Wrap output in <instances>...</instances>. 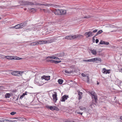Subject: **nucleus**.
Returning a JSON list of instances; mask_svg holds the SVG:
<instances>
[{
  "mask_svg": "<svg viewBox=\"0 0 122 122\" xmlns=\"http://www.w3.org/2000/svg\"><path fill=\"white\" fill-rule=\"evenodd\" d=\"M11 120H10L5 119L3 120V122H11Z\"/></svg>",
  "mask_w": 122,
  "mask_h": 122,
  "instance_id": "nucleus-28",
  "label": "nucleus"
},
{
  "mask_svg": "<svg viewBox=\"0 0 122 122\" xmlns=\"http://www.w3.org/2000/svg\"><path fill=\"white\" fill-rule=\"evenodd\" d=\"M37 42L38 45L39 44H43L42 41H39Z\"/></svg>",
  "mask_w": 122,
  "mask_h": 122,
  "instance_id": "nucleus-31",
  "label": "nucleus"
},
{
  "mask_svg": "<svg viewBox=\"0 0 122 122\" xmlns=\"http://www.w3.org/2000/svg\"><path fill=\"white\" fill-rule=\"evenodd\" d=\"M99 42V40L98 39H96V43H97Z\"/></svg>",
  "mask_w": 122,
  "mask_h": 122,
  "instance_id": "nucleus-51",
  "label": "nucleus"
},
{
  "mask_svg": "<svg viewBox=\"0 0 122 122\" xmlns=\"http://www.w3.org/2000/svg\"><path fill=\"white\" fill-rule=\"evenodd\" d=\"M77 113L78 114H81V115H82V112H77Z\"/></svg>",
  "mask_w": 122,
  "mask_h": 122,
  "instance_id": "nucleus-52",
  "label": "nucleus"
},
{
  "mask_svg": "<svg viewBox=\"0 0 122 122\" xmlns=\"http://www.w3.org/2000/svg\"><path fill=\"white\" fill-rule=\"evenodd\" d=\"M57 37H53L49 41V42L50 43H52L54 41H55L56 40Z\"/></svg>",
  "mask_w": 122,
  "mask_h": 122,
  "instance_id": "nucleus-16",
  "label": "nucleus"
},
{
  "mask_svg": "<svg viewBox=\"0 0 122 122\" xmlns=\"http://www.w3.org/2000/svg\"><path fill=\"white\" fill-rule=\"evenodd\" d=\"M65 72L66 73L68 74H71L72 72V71H68L67 70H65Z\"/></svg>",
  "mask_w": 122,
  "mask_h": 122,
  "instance_id": "nucleus-37",
  "label": "nucleus"
},
{
  "mask_svg": "<svg viewBox=\"0 0 122 122\" xmlns=\"http://www.w3.org/2000/svg\"><path fill=\"white\" fill-rule=\"evenodd\" d=\"M3 120L0 119V122H3Z\"/></svg>",
  "mask_w": 122,
  "mask_h": 122,
  "instance_id": "nucleus-57",
  "label": "nucleus"
},
{
  "mask_svg": "<svg viewBox=\"0 0 122 122\" xmlns=\"http://www.w3.org/2000/svg\"><path fill=\"white\" fill-rule=\"evenodd\" d=\"M81 76L83 77H85L87 75H85L84 73H82L81 74Z\"/></svg>",
  "mask_w": 122,
  "mask_h": 122,
  "instance_id": "nucleus-45",
  "label": "nucleus"
},
{
  "mask_svg": "<svg viewBox=\"0 0 122 122\" xmlns=\"http://www.w3.org/2000/svg\"><path fill=\"white\" fill-rule=\"evenodd\" d=\"M49 61L51 63L54 64H58L59 63H60L61 61H56L52 60H49Z\"/></svg>",
  "mask_w": 122,
  "mask_h": 122,
  "instance_id": "nucleus-8",
  "label": "nucleus"
},
{
  "mask_svg": "<svg viewBox=\"0 0 122 122\" xmlns=\"http://www.w3.org/2000/svg\"><path fill=\"white\" fill-rule=\"evenodd\" d=\"M93 35L92 32L91 31L86 32L85 33L84 35L86 36L87 38Z\"/></svg>",
  "mask_w": 122,
  "mask_h": 122,
  "instance_id": "nucleus-3",
  "label": "nucleus"
},
{
  "mask_svg": "<svg viewBox=\"0 0 122 122\" xmlns=\"http://www.w3.org/2000/svg\"><path fill=\"white\" fill-rule=\"evenodd\" d=\"M27 92H25V93H23V94L20 97V99H21V98H23L24 97L25 95H26L27 94H26Z\"/></svg>",
  "mask_w": 122,
  "mask_h": 122,
  "instance_id": "nucleus-27",
  "label": "nucleus"
},
{
  "mask_svg": "<svg viewBox=\"0 0 122 122\" xmlns=\"http://www.w3.org/2000/svg\"><path fill=\"white\" fill-rule=\"evenodd\" d=\"M60 10H55L52 11L53 13L55 14V15H61Z\"/></svg>",
  "mask_w": 122,
  "mask_h": 122,
  "instance_id": "nucleus-5",
  "label": "nucleus"
},
{
  "mask_svg": "<svg viewBox=\"0 0 122 122\" xmlns=\"http://www.w3.org/2000/svg\"><path fill=\"white\" fill-rule=\"evenodd\" d=\"M55 94H53L52 96L53 98L54 101V102H56L57 100V93L56 92H54Z\"/></svg>",
  "mask_w": 122,
  "mask_h": 122,
  "instance_id": "nucleus-4",
  "label": "nucleus"
},
{
  "mask_svg": "<svg viewBox=\"0 0 122 122\" xmlns=\"http://www.w3.org/2000/svg\"><path fill=\"white\" fill-rule=\"evenodd\" d=\"M59 83L60 84H62V83L63 82V80L62 79H59L58 81Z\"/></svg>",
  "mask_w": 122,
  "mask_h": 122,
  "instance_id": "nucleus-25",
  "label": "nucleus"
},
{
  "mask_svg": "<svg viewBox=\"0 0 122 122\" xmlns=\"http://www.w3.org/2000/svg\"><path fill=\"white\" fill-rule=\"evenodd\" d=\"M19 27V24L16 25L14 26V27L16 29H19L20 28Z\"/></svg>",
  "mask_w": 122,
  "mask_h": 122,
  "instance_id": "nucleus-32",
  "label": "nucleus"
},
{
  "mask_svg": "<svg viewBox=\"0 0 122 122\" xmlns=\"http://www.w3.org/2000/svg\"><path fill=\"white\" fill-rule=\"evenodd\" d=\"M103 32V31L102 30H100L99 31L97 32V34H98V35H99L100 34H101V33H102Z\"/></svg>",
  "mask_w": 122,
  "mask_h": 122,
  "instance_id": "nucleus-39",
  "label": "nucleus"
},
{
  "mask_svg": "<svg viewBox=\"0 0 122 122\" xmlns=\"http://www.w3.org/2000/svg\"><path fill=\"white\" fill-rule=\"evenodd\" d=\"M24 9L25 10H26V8H24Z\"/></svg>",
  "mask_w": 122,
  "mask_h": 122,
  "instance_id": "nucleus-63",
  "label": "nucleus"
},
{
  "mask_svg": "<svg viewBox=\"0 0 122 122\" xmlns=\"http://www.w3.org/2000/svg\"><path fill=\"white\" fill-rule=\"evenodd\" d=\"M17 92V91H16V90H13V91H12V92Z\"/></svg>",
  "mask_w": 122,
  "mask_h": 122,
  "instance_id": "nucleus-55",
  "label": "nucleus"
},
{
  "mask_svg": "<svg viewBox=\"0 0 122 122\" xmlns=\"http://www.w3.org/2000/svg\"><path fill=\"white\" fill-rule=\"evenodd\" d=\"M69 97L68 95H65L63 96L61 98L60 101L62 102H65L66 100Z\"/></svg>",
  "mask_w": 122,
  "mask_h": 122,
  "instance_id": "nucleus-1",
  "label": "nucleus"
},
{
  "mask_svg": "<svg viewBox=\"0 0 122 122\" xmlns=\"http://www.w3.org/2000/svg\"><path fill=\"white\" fill-rule=\"evenodd\" d=\"M89 62H92L94 63L95 62V58H94L91 59H89Z\"/></svg>",
  "mask_w": 122,
  "mask_h": 122,
  "instance_id": "nucleus-26",
  "label": "nucleus"
},
{
  "mask_svg": "<svg viewBox=\"0 0 122 122\" xmlns=\"http://www.w3.org/2000/svg\"><path fill=\"white\" fill-rule=\"evenodd\" d=\"M18 97H17V99H16V100H18Z\"/></svg>",
  "mask_w": 122,
  "mask_h": 122,
  "instance_id": "nucleus-62",
  "label": "nucleus"
},
{
  "mask_svg": "<svg viewBox=\"0 0 122 122\" xmlns=\"http://www.w3.org/2000/svg\"><path fill=\"white\" fill-rule=\"evenodd\" d=\"M92 16L90 15H88L85 16L84 18H89L91 17Z\"/></svg>",
  "mask_w": 122,
  "mask_h": 122,
  "instance_id": "nucleus-36",
  "label": "nucleus"
},
{
  "mask_svg": "<svg viewBox=\"0 0 122 122\" xmlns=\"http://www.w3.org/2000/svg\"><path fill=\"white\" fill-rule=\"evenodd\" d=\"M32 30V29L31 28H28L25 29V31H30Z\"/></svg>",
  "mask_w": 122,
  "mask_h": 122,
  "instance_id": "nucleus-38",
  "label": "nucleus"
},
{
  "mask_svg": "<svg viewBox=\"0 0 122 122\" xmlns=\"http://www.w3.org/2000/svg\"><path fill=\"white\" fill-rule=\"evenodd\" d=\"M92 96L93 100L94 99V102L95 103H97V96H96V94H95L94 95H93V96Z\"/></svg>",
  "mask_w": 122,
  "mask_h": 122,
  "instance_id": "nucleus-11",
  "label": "nucleus"
},
{
  "mask_svg": "<svg viewBox=\"0 0 122 122\" xmlns=\"http://www.w3.org/2000/svg\"><path fill=\"white\" fill-rule=\"evenodd\" d=\"M19 27H20V28H22L23 27L22 23L20 24H19Z\"/></svg>",
  "mask_w": 122,
  "mask_h": 122,
  "instance_id": "nucleus-44",
  "label": "nucleus"
},
{
  "mask_svg": "<svg viewBox=\"0 0 122 122\" xmlns=\"http://www.w3.org/2000/svg\"><path fill=\"white\" fill-rule=\"evenodd\" d=\"M54 106H50L48 105H47L46 106V107L47 108L51 110H54Z\"/></svg>",
  "mask_w": 122,
  "mask_h": 122,
  "instance_id": "nucleus-14",
  "label": "nucleus"
},
{
  "mask_svg": "<svg viewBox=\"0 0 122 122\" xmlns=\"http://www.w3.org/2000/svg\"><path fill=\"white\" fill-rule=\"evenodd\" d=\"M55 58L54 59L57 60V59H59V58L58 57H57L55 56Z\"/></svg>",
  "mask_w": 122,
  "mask_h": 122,
  "instance_id": "nucleus-53",
  "label": "nucleus"
},
{
  "mask_svg": "<svg viewBox=\"0 0 122 122\" xmlns=\"http://www.w3.org/2000/svg\"><path fill=\"white\" fill-rule=\"evenodd\" d=\"M83 61L85 62H89V59L88 60H83Z\"/></svg>",
  "mask_w": 122,
  "mask_h": 122,
  "instance_id": "nucleus-46",
  "label": "nucleus"
},
{
  "mask_svg": "<svg viewBox=\"0 0 122 122\" xmlns=\"http://www.w3.org/2000/svg\"><path fill=\"white\" fill-rule=\"evenodd\" d=\"M2 58H5L6 59H11L12 60V59H13L12 58V56H4L2 55L1 56Z\"/></svg>",
  "mask_w": 122,
  "mask_h": 122,
  "instance_id": "nucleus-9",
  "label": "nucleus"
},
{
  "mask_svg": "<svg viewBox=\"0 0 122 122\" xmlns=\"http://www.w3.org/2000/svg\"><path fill=\"white\" fill-rule=\"evenodd\" d=\"M89 93L91 94V96H93V95H94L95 94H96V93L95 92H89Z\"/></svg>",
  "mask_w": 122,
  "mask_h": 122,
  "instance_id": "nucleus-42",
  "label": "nucleus"
},
{
  "mask_svg": "<svg viewBox=\"0 0 122 122\" xmlns=\"http://www.w3.org/2000/svg\"><path fill=\"white\" fill-rule=\"evenodd\" d=\"M79 95L78 99L80 100L82 97V92H80V91H77Z\"/></svg>",
  "mask_w": 122,
  "mask_h": 122,
  "instance_id": "nucleus-12",
  "label": "nucleus"
},
{
  "mask_svg": "<svg viewBox=\"0 0 122 122\" xmlns=\"http://www.w3.org/2000/svg\"><path fill=\"white\" fill-rule=\"evenodd\" d=\"M41 78L45 79V80H48L50 79V76H42Z\"/></svg>",
  "mask_w": 122,
  "mask_h": 122,
  "instance_id": "nucleus-10",
  "label": "nucleus"
},
{
  "mask_svg": "<svg viewBox=\"0 0 122 122\" xmlns=\"http://www.w3.org/2000/svg\"><path fill=\"white\" fill-rule=\"evenodd\" d=\"M30 45L32 46L38 45L37 42L36 41L32 42L31 43Z\"/></svg>",
  "mask_w": 122,
  "mask_h": 122,
  "instance_id": "nucleus-21",
  "label": "nucleus"
},
{
  "mask_svg": "<svg viewBox=\"0 0 122 122\" xmlns=\"http://www.w3.org/2000/svg\"><path fill=\"white\" fill-rule=\"evenodd\" d=\"M38 5H44L48 7L52 6L54 7V6L53 5L51 4H42L41 3H38L37 4Z\"/></svg>",
  "mask_w": 122,
  "mask_h": 122,
  "instance_id": "nucleus-7",
  "label": "nucleus"
},
{
  "mask_svg": "<svg viewBox=\"0 0 122 122\" xmlns=\"http://www.w3.org/2000/svg\"><path fill=\"white\" fill-rule=\"evenodd\" d=\"M65 53L63 52H62L57 54V56L59 57H62L64 56Z\"/></svg>",
  "mask_w": 122,
  "mask_h": 122,
  "instance_id": "nucleus-18",
  "label": "nucleus"
},
{
  "mask_svg": "<svg viewBox=\"0 0 122 122\" xmlns=\"http://www.w3.org/2000/svg\"><path fill=\"white\" fill-rule=\"evenodd\" d=\"M65 122H71V121H69L67 120H66L65 121Z\"/></svg>",
  "mask_w": 122,
  "mask_h": 122,
  "instance_id": "nucleus-54",
  "label": "nucleus"
},
{
  "mask_svg": "<svg viewBox=\"0 0 122 122\" xmlns=\"http://www.w3.org/2000/svg\"><path fill=\"white\" fill-rule=\"evenodd\" d=\"M5 96L6 98H9L10 96V94L9 93H7L5 95Z\"/></svg>",
  "mask_w": 122,
  "mask_h": 122,
  "instance_id": "nucleus-22",
  "label": "nucleus"
},
{
  "mask_svg": "<svg viewBox=\"0 0 122 122\" xmlns=\"http://www.w3.org/2000/svg\"><path fill=\"white\" fill-rule=\"evenodd\" d=\"M54 110L56 111H58L59 110V109L56 106H54Z\"/></svg>",
  "mask_w": 122,
  "mask_h": 122,
  "instance_id": "nucleus-35",
  "label": "nucleus"
},
{
  "mask_svg": "<svg viewBox=\"0 0 122 122\" xmlns=\"http://www.w3.org/2000/svg\"><path fill=\"white\" fill-rule=\"evenodd\" d=\"M109 42H106L104 41H101L99 43V44H105L108 45L109 44Z\"/></svg>",
  "mask_w": 122,
  "mask_h": 122,
  "instance_id": "nucleus-13",
  "label": "nucleus"
},
{
  "mask_svg": "<svg viewBox=\"0 0 122 122\" xmlns=\"http://www.w3.org/2000/svg\"><path fill=\"white\" fill-rule=\"evenodd\" d=\"M18 72V71H14L12 72L11 74L14 76H18V73L20 74Z\"/></svg>",
  "mask_w": 122,
  "mask_h": 122,
  "instance_id": "nucleus-15",
  "label": "nucleus"
},
{
  "mask_svg": "<svg viewBox=\"0 0 122 122\" xmlns=\"http://www.w3.org/2000/svg\"><path fill=\"white\" fill-rule=\"evenodd\" d=\"M97 81V84L98 85L99 84V83Z\"/></svg>",
  "mask_w": 122,
  "mask_h": 122,
  "instance_id": "nucleus-59",
  "label": "nucleus"
},
{
  "mask_svg": "<svg viewBox=\"0 0 122 122\" xmlns=\"http://www.w3.org/2000/svg\"><path fill=\"white\" fill-rule=\"evenodd\" d=\"M93 39L94 41H94H95V39H94H94Z\"/></svg>",
  "mask_w": 122,
  "mask_h": 122,
  "instance_id": "nucleus-61",
  "label": "nucleus"
},
{
  "mask_svg": "<svg viewBox=\"0 0 122 122\" xmlns=\"http://www.w3.org/2000/svg\"><path fill=\"white\" fill-rule=\"evenodd\" d=\"M86 80H87V81L88 83H89V77L88 76H86Z\"/></svg>",
  "mask_w": 122,
  "mask_h": 122,
  "instance_id": "nucleus-41",
  "label": "nucleus"
},
{
  "mask_svg": "<svg viewBox=\"0 0 122 122\" xmlns=\"http://www.w3.org/2000/svg\"><path fill=\"white\" fill-rule=\"evenodd\" d=\"M99 35L98 34H97V33L94 36L93 38H92V39H94V38L95 37H96V36H97L98 35Z\"/></svg>",
  "mask_w": 122,
  "mask_h": 122,
  "instance_id": "nucleus-49",
  "label": "nucleus"
},
{
  "mask_svg": "<svg viewBox=\"0 0 122 122\" xmlns=\"http://www.w3.org/2000/svg\"><path fill=\"white\" fill-rule=\"evenodd\" d=\"M120 118L122 120V116H121L120 117Z\"/></svg>",
  "mask_w": 122,
  "mask_h": 122,
  "instance_id": "nucleus-58",
  "label": "nucleus"
},
{
  "mask_svg": "<svg viewBox=\"0 0 122 122\" xmlns=\"http://www.w3.org/2000/svg\"><path fill=\"white\" fill-rule=\"evenodd\" d=\"M75 39L76 38H81L83 37V36L82 35H74Z\"/></svg>",
  "mask_w": 122,
  "mask_h": 122,
  "instance_id": "nucleus-17",
  "label": "nucleus"
},
{
  "mask_svg": "<svg viewBox=\"0 0 122 122\" xmlns=\"http://www.w3.org/2000/svg\"><path fill=\"white\" fill-rule=\"evenodd\" d=\"M119 71L122 72V68L120 69H119Z\"/></svg>",
  "mask_w": 122,
  "mask_h": 122,
  "instance_id": "nucleus-56",
  "label": "nucleus"
},
{
  "mask_svg": "<svg viewBox=\"0 0 122 122\" xmlns=\"http://www.w3.org/2000/svg\"><path fill=\"white\" fill-rule=\"evenodd\" d=\"M43 10L44 11H45L46 10V9H43Z\"/></svg>",
  "mask_w": 122,
  "mask_h": 122,
  "instance_id": "nucleus-60",
  "label": "nucleus"
},
{
  "mask_svg": "<svg viewBox=\"0 0 122 122\" xmlns=\"http://www.w3.org/2000/svg\"><path fill=\"white\" fill-rule=\"evenodd\" d=\"M39 26H35L34 27V29H33L34 30H38V28H39Z\"/></svg>",
  "mask_w": 122,
  "mask_h": 122,
  "instance_id": "nucleus-33",
  "label": "nucleus"
},
{
  "mask_svg": "<svg viewBox=\"0 0 122 122\" xmlns=\"http://www.w3.org/2000/svg\"><path fill=\"white\" fill-rule=\"evenodd\" d=\"M47 58L53 59H55V56H48L47 57Z\"/></svg>",
  "mask_w": 122,
  "mask_h": 122,
  "instance_id": "nucleus-34",
  "label": "nucleus"
},
{
  "mask_svg": "<svg viewBox=\"0 0 122 122\" xmlns=\"http://www.w3.org/2000/svg\"><path fill=\"white\" fill-rule=\"evenodd\" d=\"M5 89L4 87L3 86H0V90H3Z\"/></svg>",
  "mask_w": 122,
  "mask_h": 122,
  "instance_id": "nucleus-40",
  "label": "nucleus"
},
{
  "mask_svg": "<svg viewBox=\"0 0 122 122\" xmlns=\"http://www.w3.org/2000/svg\"><path fill=\"white\" fill-rule=\"evenodd\" d=\"M80 109L82 110H85L86 109V108L85 107H79Z\"/></svg>",
  "mask_w": 122,
  "mask_h": 122,
  "instance_id": "nucleus-30",
  "label": "nucleus"
},
{
  "mask_svg": "<svg viewBox=\"0 0 122 122\" xmlns=\"http://www.w3.org/2000/svg\"><path fill=\"white\" fill-rule=\"evenodd\" d=\"M61 15H64L66 13V11L65 10H60Z\"/></svg>",
  "mask_w": 122,
  "mask_h": 122,
  "instance_id": "nucleus-20",
  "label": "nucleus"
},
{
  "mask_svg": "<svg viewBox=\"0 0 122 122\" xmlns=\"http://www.w3.org/2000/svg\"><path fill=\"white\" fill-rule=\"evenodd\" d=\"M97 30H98L97 29H95L93 31L92 33V32L94 33H96L97 31Z\"/></svg>",
  "mask_w": 122,
  "mask_h": 122,
  "instance_id": "nucleus-47",
  "label": "nucleus"
},
{
  "mask_svg": "<svg viewBox=\"0 0 122 122\" xmlns=\"http://www.w3.org/2000/svg\"><path fill=\"white\" fill-rule=\"evenodd\" d=\"M110 70H107L105 68H103L102 71V72L104 74H106L110 73Z\"/></svg>",
  "mask_w": 122,
  "mask_h": 122,
  "instance_id": "nucleus-6",
  "label": "nucleus"
},
{
  "mask_svg": "<svg viewBox=\"0 0 122 122\" xmlns=\"http://www.w3.org/2000/svg\"><path fill=\"white\" fill-rule=\"evenodd\" d=\"M74 35H71L70 36H67L65 37V39L68 40H72L75 39Z\"/></svg>",
  "mask_w": 122,
  "mask_h": 122,
  "instance_id": "nucleus-2",
  "label": "nucleus"
},
{
  "mask_svg": "<svg viewBox=\"0 0 122 122\" xmlns=\"http://www.w3.org/2000/svg\"><path fill=\"white\" fill-rule=\"evenodd\" d=\"M22 23L23 27H24L27 24V22L26 21H25Z\"/></svg>",
  "mask_w": 122,
  "mask_h": 122,
  "instance_id": "nucleus-29",
  "label": "nucleus"
},
{
  "mask_svg": "<svg viewBox=\"0 0 122 122\" xmlns=\"http://www.w3.org/2000/svg\"><path fill=\"white\" fill-rule=\"evenodd\" d=\"M91 52L94 55H96L97 54V52L95 50H91Z\"/></svg>",
  "mask_w": 122,
  "mask_h": 122,
  "instance_id": "nucleus-24",
  "label": "nucleus"
},
{
  "mask_svg": "<svg viewBox=\"0 0 122 122\" xmlns=\"http://www.w3.org/2000/svg\"><path fill=\"white\" fill-rule=\"evenodd\" d=\"M12 59H15L16 60H19L20 59V58L16 56H12Z\"/></svg>",
  "mask_w": 122,
  "mask_h": 122,
  "instance_id": "nucleus-23",
  "label": "nucleus"
},
{
  "mask_svg": "<svg viewBox=\"0 0 122 122\" xmlns=\"http://www.w3.org/2000/svg\"><path fill=\"white\" fill-rule=\"evenodd\" d=\"M95 58V62L97 63L99 62H101L102 61V59L100 58Z\"/></svg>",
  "mask_w": 122,
  "mask_h": 122,
  "instance_id": "nucleus-19",
  "label": "nucleus"
},
{
  "mask_svg": "<svg viewBox=\"0 0 122 122\" xmlns=\"http://www.w3.org/2000/svg\"><path fill=\"white\" fill-rule=\"evenodd\" d=\"M95 104H95L94 103H92L90 105V107H91L92 108V106H93Z\"/></svg>",
  "mask_w": 122,
  "mask_h": 122,
  "instance_id": "nucleus-50",
  "label": "nucleus"
},
{
  "mask_svg": "<svg viewBox=\"0 0 122 122\" xmlns=\"http://www.w3.org/2000/svg\"><path fill=\"white\" fill-rule=\"evenodd\" d=\"M16 112H12L10 113V114L11 115H14L16 113Z\"/></svg>",
  "mask_w": 122,
  "mask_h": 122,
  "instance_id": "nucleus-43",
  "label": "nucleus"
},
{
  "mask_svg": "<svg viewBox=\"0 0 122 122\" xmlns=\"http://www.w3.org/2000/svg\"><path fill=\"white\" fill-rule=\"evenodd\" d=\"M33 9V8H31V10H32V9Z\"/></svg>",
  "mask_w": 122,
  "mask_h": 122,
  "instance_id": "nucleus-64",
  "label": "nucleus"
},
{
  "mask_svg": "<svg viewBox=\"0 0 122 122\" xmlns=\"http://www.w3.org/2000/svg\"><path fill=\"white\" fill-rule=\"evenodd\" d=\"M43 44H45L47 42V41L46 40L42 41Z\"/></svg>",
  "mask_w": 122,
  "mask_h": 122,
  "instance_id": "nucleus-48",
  "label": "nucleus"
}]
</instances>
